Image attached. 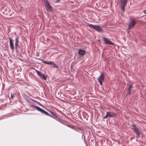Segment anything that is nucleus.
Segmentation results:
<instances>
[{
  "label": "nucleus",
  "instance_id": "1a4fd4ad",
  "mask_svg": "<svg viewBox=\"0 0 146 146\" xmlns=\"http://www.w3.org/2000/svg\"><path fill=\"white\" fill-rule=\"evenodd\" d=\"M121 3V8L123 11L125 10V7L127 3V0H120Z\"/></svg>",
  "mask_w": 146,
  "mask_h": 146
},
{
  "label": "nucleus",
  "instance_id": "4be33fe9",
  "mask_svg": "<svg viewBox=\"0 0 146 146\" xmlns=\"http://www.w3.org/2000/svg\"><path fill=\"white\" fill-rule=\"evenodd\" d=\"M46 110L50 113V112H52V111H50V110H48V109H46Z\"/></svg>",
  "mask_w": 146,
  "mask_h": 146
},
{
  "label": "nucleus",
  "instance_id": "b1692460",
  "mask_svg": "<svg viewBox=\"0 0 146 146\" xmlns=\"http://www.w3.org/2000/svg\"><path fill=\"white\" fill-rule=\"evenodd\" d=\"M34 101L35 102H36V101Z\"/></svg>",
  "mask_w": 146,
  "mask_h": 146
},
{
  "label": "nucleus",
  "instance_id": "20e7f679",
  "mask_svg": "<svg viewBox=\"0 0 146 146\" xmlns=\"http://www.w3.org/2000/svg\"><path fill=\"white\" fill-rule=\"evenodd\" d=\"M44 4L47 11L48 12H51L52 11V7L50 5L48 1L46 0L45 1Z\"/></svg>",
  "mask_w": 146,
  "mask_h": 146
},
{
  "label": "nucleus",
  "instance_id": "dca6fc26",
  "mask_svg": "<svg viewBox=\"0 0 146 146\" xmlns=\"http://www.w3.org/2000/svg\"><path fill=\"white\" fill-rule=\"evenodd\" d=\"M38 60H41L42 62L46 64H50V62H47V61H44L42 59H40V58H38Z\"/></svg>",
  "mask_w": 146,
  "mask_h": 146
},
{
  "label": "nucleus",
  "instance_id": "6ab92c4d",
  "mask_svg": "<svg viewBox=\"0 0 146 146\" xmlns=\"http://www.w3.org/2000/svg\"><path fill=\"white\" fill-rule=\"evenodd\" d=\"M15 96V94H14L11 93V97L10 98V100H13Z\"/></svg>",
  "mask_w": 146,
  "mask_h": 146
},
{
  "label": "nucleus",
  "instance_id": "393cba45",
  "mask_svg": "<svg viewBox=\"0 0 146 146\" xmlns=\"http://www.w3.org/2000/svg\"><path fill=\"white\" fill-rule=\"evenodd\" d=\"M33 100V101L34 100H33L32 99V100Z\"/></svg>",
  "mask_w": 146,
  "mask_h": 146
},
{
  "label": "nucleus",
  "instance_id": "39448f33",
  "mask_svg": "<svg viewBox=\"0 0 146 146\" xmlns=\"http://www.w3.org/2000/svg\"><path fill=\"white\" fill-rule=\"evenodd\" d=\"M137 22V20L136 19H132L131 21L129 22L128 25L129 29H130L134 27L135 25Z\"/></svg>",
  "mask_w": 146,
  "mask_h": 146
},
{
  "label": "nucleus",
  "instance_id": "4468645a",
  "mask_svg": "<svg viewBox=\"0 0 146 146\" xmlns=\"http://www.w3.org/2000/svg\"><path fill=\"white\" fill-rule=\"evenodd\" d=\"M86 51L85 50L80 49L78 51L79 54L80 55H83L85 54Z\"/></svg>",
  "mask_w": 146,
  "mask_h": 146
},
{
  "label": "nucleus",
  "instance_id": "423d86ee",
  "mask_svg": "<svg viewBox=\"0 0 146 146\" xmlns=\"http://www.w3.org/2000/svg\"><path fill=\"white\" fill-rule=\"evenodd\" d=\"M128 87L127 89V95H130L131 92V89L133 88V83L130 82L127 84Z\"/></svg>",
  "mask_w": 146,
  "mask_h": 146
},
{
  "label": "nucleus",
  "instance_id": "2eb2a0df",
  "mask_svg": "<svg viewBox=\"0 0 146 146\" xmlns=\"http://www.w3.org/2000/svg\"><path fill=\"white\" fill-rule=\"evenodd\" d=\"M50 62V64H48L49 65H52V67L54 68H57L58 67V66L56 65L55 64H54L53 62L52 61H50L49 62Z\"/></svg>",
  "mask_w": 146,
  "mask_h": 146
},
{
  "label": "nucleus",
  "instance_id": "a878e982",
  "mask_svg": "<svg viewBox=\"0 0 146 146\" xmlns=\"http://www.w3.org/2000/svg\"><path fill=\"white\" fill-rule=\"evenodd\" d=\"M83 112V113H84V112ZM83 114H84V113H83Z\"/></svg>",
  "mask_w": 146,
  "mask_h": 146
},
{
  "label": "nucleus",
  "instance_id": "a211bd4d",
  "mask_svg": "<svg viewBox=\"0 0 146 146\" xmlns=\"http://www.w3.org/2000/svg\"><path fill=\"white\" fill-rule=\"evenodd\" d=\"M41 112L42 113H44L45 115L48 116H49L50 114L49 113H48V112L44 111L43 109L42 110Z\"/></svg>",
  "mask_w": 146,
  "mask_h": 146
},
{
  "label": "nucleus",
  "instance_id": "412c9836",
  "mask_svg": "<svg viewBox=\"0 0 146 146\" xmlns=\"http://www.w3.org/2000/svg\"><path fill=\"white\" fill-rule=\"evenodd\" d=\"M143 12L144 13L146 14V10H145L143 11Z\"/></svg>",
  "mask_w": 146,
  "mask_h": 146
},
{
  "label": "nucleus",
  "instance_id": "9b49d317",
  "mask_svg": "<svg viewBox=\"0 0 146 146\" xmlns=\"http://www.w3.org/2000/svg\"><path fill=\"white\" fill-rule=\"evenodd\" d=\"M104 40L105 44H106L108 45H113V43L110 40L108 39L104 38H103Z\"/></svg>",
  "mask_w": 146,
  "mask_h": 146
},
{
  "label": "nucleus",
  "instance_id": "f257e3e1",
  "mask_svg": "<svg viewBox=\"0 0 146 146\" xmlns=\"http://www.w3.org/2000/svg\"><path fill=\"white\" fill-rule=\"evenodd\" d=\"M132 126L133 127V129L134 132L135 133L136 136V137L137 138L140 137L141 136L142 137L144 135V134L141 132L137 127L136 125L134 123H133Z\"/></svg>",
  "mask_w": 146,
  "mask_h": 146
},
{
  "label": "nucleus",
  "instance_id": "5701e85b",
  "mask_svg": "<svg viewBox=\"0 0 146 146\" xmlns=\"http://www.w3.org/2000/svg\"><path fill=\"white\" fill-rule=\"evenodd\" d=\"M134 138V137H131L130 138V140H132Z\"/></svg>",
  "mask_w": 146,
  "mask_h": 146
},
{
  "label": "nucleus",
  "instance_id": "f3484780",
  "mask_svg": "<svg viewBox=\"0 0 146 146\" xmlns=\"http://www.w3.org/2000/svg\"><path fill=\"white\" fill-rule=\"evenodd\" d=\"M34 106V107L37 110H38V111H40V112H41L43 110L41 108H39V107H37L35 106Z\"/></svg>",
  "mask_w": 146,
  "mask_h": 146
},
{
  "label": "nucleus",
  "instance_id": "7ed1b4c3",
  "mask_svg": "<svg viewBox=\"0 0 146 146\" xmlns=\"http://www.w3.org/2000/svg\"><path fill=\"white\" fill-rule=\"evenodd\" d=\"M117 116V114L111 111H107L106 112V115L103 117V119H105L109 117H115Z\"/></svg>",
  "mask_w": 146,
  "mask_h": 146
},
{
  "label": "nucleus",
  "instance_id": "9d476101",
  "mask_svg": "<svg viewBox=\"0 0 146 146\" xmlns=\"http://www.w3.org/2000/svg\"><path fill=\"white\" fill-rule=\"evenodd\" d=\"M98 81L101 85H102V83L104 80V77L103 74H101L100 76L97 78Z\"/></svg>",
  "mask_w": 146,
  "mask_h": 146
},
{
  "label": "nucleus",
  "instance_id": "f8f14e48",
  "mask_svg": "<svg viewBox=\"0 0 146 146\" xmlns=\"http://www.w3.org/2000/svg\"><path fill=\"white\" fill-rule=\"evenodd\" d=\"M9 44L11 49L12 50H13L14 49V46L13 44V41L12 39L10 37L9 38Z\"/></svg>",
  "mask_w": 146,
  "mask_h": 146
},
{
  "label": "nucleus",
  "instance_id": "ddd939ff",
  "mask_svg": "<svg viewBox=\"0 0 146 146\" xmlns=\"http://www.w3.org/2000/svg\"><path fill=\"white\" fill-rule=\"evenodd\" d=\"M19 37L18 36H17L15 38V46L16 50H17V46L19 42Z\"/></svg>",
  "mask_w": 146,
  "mask_h": 146
},
{
  "label": "nucleus",
  "instance_id": "0eeeda50",
  "mask_svg": "<svg viewBox=\"0 0 146 146\" xmlns=\"http://www.w3.org/2000/svg\"><path fill=\"white\" fill-rule=\"evenodd\" d=\"M50 113L51 115L49 114V116L54 119L60 122L61 121V119L58 117V116L54 114L53 112H50Z\"/></svg>",
  "mask_w": 146,
  "mask_h": 146
},
{
  "label": "nucleus",
  "instance_id": "f03ea898",
  "mask_svg": "<svg viewBox=\"0 0 146 146\" xmlns=\"http://www.w3.org/2000/svg\"><path fill=\"white\" fill-rule=\"evenodd\" d=\"M88 26L91 28L94 29L96 31L98 32H100L103 30L102 27L99 25L88 24Z\"/></svg>",
  "mask_w": 146,
  "mask_h": 146
},
{
  "label": "nucleus",
  "instance_id": "aec40b11",
  "mask_svg": "<svg viewBox=\"0 0 146 146\" xmlns=\"http://www.w3.org/2000/svg\"><path fill=\"white\" fill-rule=\"evenodd\" d=\"M29 103H30V105L31 106H33V107H34V106H35L34 104L32 103L31 102H29Z\"/></svg>",
  "mask_w": 146,
  "mask_h": 146
},
{
  "label": "nucleus",
  "instance_id": "6e6552de",
  "mask_svg": "<svg viewBox=\"0 0 146 146\" xmlns=\"http://www.w3.org/2000/svg\"><path fill=\"white\" fill-rule=\"evenodd\" d=\"M35 71L40 78L44 80H46V77L41 72L36 70Z\"/></svg>",
  "mask_w": 146,
  "mask_h": 146
}]
</instances>
